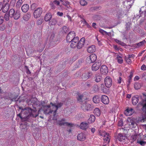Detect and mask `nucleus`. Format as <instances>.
<instances>
[{
  "instance_id": "1",
  "label": "nucleus",
  "mask_w": 146,
  "mask_h": 146,
  "mask_svg": "<svg viewBox=\"0 0 146 146\" xmlns=\"http://www.w3.org/2000/svg\"><path fill=\"white\" fill-rule=\"evenodd\" d=\"M50 105V106H46L44 107V112L45 114H50L53 111V115L55 116L57 110L58 108H60L62 106L63 103H58L56 104L51 103Z\"/></svg>"
},
{
  "instance_id": "2",
  "label": "nucleus",
  "mask_w": 146,
  "mask_h": 146,
  "mask_svg": "<svg viewBox=\"0 0 146 146\" xmlns=\"http://www.w3.org/2000/svg\"><path fill=\"white\" fill-rule=\"evenodd\" d=\"M21 114H23L22 116L23 118L27 119H28L30 117H36L38 115L35 111L29 108H27L23 110Z\"/></svg>"
},
{
  "instance_id": "3",
  "label": "nucleus",
  "mask_w": 146,
  "mask_h": 146,
  "mask_svg": "<svg viewBox=\"0 0 146 146\" xmlns=\"http://www.w3.org/2000/svg\"><path fill=\"white\" fill-rule=\"evenodd\" d=\"M42 9L40 7L36 9L33 12V16L36 19L39 17L42 13Z\"/></svg>"
},
{
  "instance_id": "4",
  "label": "nucleus",
  "mask_w": 146,
  "mask_h": 146,
  "mask_svg": "<svg viewBox=\"0 0 146 146\" xmlns=\"http://www.w3.org/2000/svg\"><path fill=\"white\" fill-rule=\"evenodd\" d=\"M104 83L106 86L108 88H110L112 84L111 79L109 76L106 77L104 79Z\"/></svg>"
},
{
  "instance_id": "5",
  "label": "nucleus",
  "mask_w": 146,
  "mask_h": 146,
  "mask_svg": "<svg viewBox=\"0 0 146 146\" xmlns=\"http://www.w3.org/2000/svg\"><path fill=\"white\" fill-rule=\"evenodd\" d=\"M78 42L79 38L77 36L74 37L73 39L70 41L71 42L70 44L71 47L74 48L76 47Z\"/></svg>"
},
{
  "instance_id": "6",
  "label": "nucleus",
  "mask_w": 146,
  "mask_h": 146,
  "mask_svg": "<svg viewBox=\"0 0 146 146\" xmlns=\"http://www.w3.org/2000/svg\"><path fill=\"white\" fill-rule=\"evenodd\" d=\"M75 33L74 31L70 32L67 36V41L68 42H70L73 39V38L75 37Z\"/></svg>"
},
{
  "instance_id": "7",
  "label": "nucleus",
  "mask_w": 146,
  "mask_h": 146,
  "mask_svg": "<svg viewBox=\"0 0 146 146\" xmlns=\"http://www.w3.org/2000/svg\"><path fill=\"white\" fill-rule=\"evenodd\" d=\"M101 73L103 75L106 74L108 72V69L107 67L105 65H102L100 69Z\"/></svg>"
},
{
  "instance_id": "8",
  "label": "nucleus",
  "mask_w": 146,
  "mask_h": 146,
  "mask_svg": "<svg viewBox=\"0 0 146 146\" xmlns=\"http://www.w3.org/2000/svg\"><path fill=\"white\" fill-rule=\"evenodd\" d=\"M101 100L102 102L105 104H108L109 103L108 97L105 95H103L102 96Z\"/></svg>"
},
{
  "instance_id": "9",
  "label": "nucleus",
  "mask_w": 146,
  "mask_h": 146,
  "mask_svg": "<svg viewBox=\"0 0 146 146\" xmlns=\"http://www.w3.org/2000/svg\"><path fill=\"white\" fill-rule=\"evenodd\" d=\"M101 66V63L99 62H96L92 66V70L94 71L97 70Z\"/></svg>"
},
{
  "instance_id": "10",
  "label": "nucleus",
  "mask_w": 146,
  "mask_h": 146,
  "mask_svg": "<svg viewBox=\"0 0 146 146\" xmlns=\"http://www.w3.org/2000/svg\"><path fill=\"white\" fill-rule=\"evenodd\" d=\"M92 74L91 72H86L83 74V79L84 80H86L88 79L90 77L92 76Z\"/></svg>"
},
{
  "instance_id": "11",
  "label": "nucleus",
  "mask_w": 146,
  "mask_h": 146,
  "mask_svg": "<svg viewBox=\"0 0 146 146\" xmlns=\"http://www.w3.org/2000/svg\"><path fill=\"white\" fill-rule=\"evenodd\" d=\"M5 5L3 6L2 8V11L4 13H7L9 9V4L8 2H5Z\"/></svg>"
},
{
  "instance_id": "12",
  "label": "nucleus",
  "mask_w": 146,
  "mask_h": 146,
  "mask_svg": "<svg viewBox=\"0 0 146 146\" xmlns=\"http://www.w3.org/2000/svg\"><path fill=\"white\" fill-rule=\"evenodd\" d=\"M91 105L88 104H84L82 105L81 107L83 110L84 111H88L89 110L90 108Z\"/></svg>"
},
{
  "instance_id": "13",
  "label": "nucleus",
  "mask_w": 146,
  "mask_h": 146,
  "mask_svg": "<svg viewBox=\"0 0 146 146\" xmlns=\"http://www.w3.org/2000/svg\"><path fill=\"white\" fill-rule=\"evenodd\" d=\"M77 139L80 141H84L86 139V136L85 134L83 133L79 134L77 136Z\"/></svg>"
},
{
  "instance_id": "14",
  "label": "nucleus",
  "mask_w": 146,
  "mask_h": 146,
  "mask_svg": "<svg viewBox=\"0 0 146 146\" xmlns=\"http://www.w3.org/2000/svg\"><path fill=\"white\" fill-rule=\"evenodd\" d=\"M127 124L129 125V128H132L135 127V125H136L135 122L133 120L129 119L128 120Z\"/></svg>"
},
{
  "instance_id": "15",
  "label": "nucleus",
  "mask_w": 146,
  "mask_h": 146,
  "mask_svg": "<svg viewBox=\"0 0 146 146\" xmlns=\"http://www.w3.org/2000/svg\"><path fill=\"white\" fill-rule=\"evenodd\" d=\"M139 100V97L138 96H135L133 97L132 98V102L133 104L135 105L138 102Z\"/></svg>"
},
{
  "instance_id": "16",
  "label": "nucleus",
  "mask_w": 146,
  "mask_h": 146,
  "mask_svg": "<svg viewBox=\"0 0 146 146\" xmlns=\"http://www.w3.org/2000/svg\"><path fill=\"white\" fill-rule=\"evenodd\" d=\"M146 96V95L145 96ZM141 104L142 106V110L146 113V98L145 100H143L141 103Z\"/></svg>"
},
{
  "instance_id": "17",
  "label": "nucleus",
  "mask_w": 146,
  "mask_h": 146,
  "mask_svg": "<svg viewBox=\"0 0 146 146\" xmlns=\"http://www.w3.org/2000/svg\"><path fill=\"white\" fill-rule=\"evenodd\" d=\"M29 9V6L27 4L23 5L21 7L22 11L24 13L27 12Z\"/></svg>"
},
{
  "instance_id": "18",
  "label": "nucleus",
  "mask_w": 146,
  "mask_h": 146,
  "mask_svg": "<svg viewBox=\"0 0 146 146\" xmlns=\"http://www.w3.org/2000/svg\"><path fill=\"white\" fill-rule=\"evenodd\" d=\"M52 17V15L50 13H47L44 17V20L46 21H50Z\"/></svg>"
},
{
  "instance_id": "19",
  "label": "nucleus",
  "mask_w": 146,
  "mask_h": 146,
  "mask_svg": "<svg viewBox=\"0 0 146 146\" xmlns=\"http://www.w3.org/2000/svg\"><path fill=\"white\" fill-rule=\"evenodd\" d=\"M125 136L123 134L121 133H119L117 136V139L120 141H123L125 139Z\"/></svg>"
},
{
  "instance_id": "20",
  "label": "nucleus",
  "mask_w": 146,
  "mask_h": 146,
  "mask_svg": "<svg viewBox=\"0 0 146 146\" xmlns=\"http://www.w3.org/2000/svg\"><path fill=\"white\" fill-rule=\"evenodd\" d=\"M95 81L97 82H98L100 81L102 79V76L99 74H98L95 75Z\"/></svg>"
},
{
  "instance_id": "21",
  "label": "nucleus",
  "mask_w": 146,
  "mask_h": 146,
  "mask_svg": "<svg viewBox=\"0 0 146 146\" xmlns=\"http://www.w3.org/2000/svg\"><path fill=\"white\" fill-rule=\"evenodd\" d=\"M96 48L94 45H92L89 47L87 49L88 52L90 53H92L94 52Z\"/></svg>"
},
{
  "instance_id": "22",
  "label": "nucleus",
  "mask_w": 146,
  "mask_h": 146,
  "mask_svg": "<svg viewBox=\"0 0 146 146\" xmlns=\"http://www.w3.org/2000/svg\"><path fill=\"white\" fill-rule=\"evenodd\" d=\"M31 13L28 12L23 16V19L25 21H27L31 17Z\"/></svg>"
},
{
  "instance_id": "23",
  "label": "nucleus",
  "mask_w": 146,
  "mask_h": 146,
  "mask_svg": "<svg viewBox=\"0 0 146 146\" xmlns=\"http://www.w3.org/2000/svg\"><path fill=\"white\" fill-rule=\"evenodd\" d=\"M88 124L86 122H82L80 125V128L83 129H86L88 127Z\"/></svg>"
},
{
  "instance_id": "24",
  "label": "nucleus",
  "mask_w": 146,
  "mask_h": 146,
  "mask_svg": "<svg viewBox=\"0 0 146 146\" xmlns=\"http://www.w3.org/2000/svg\"><path fill=\"white\" fill-rule=\"evenodd\" d=\"M13 16L11 18H13L17 20L19 19L20 16V13L19 12L17 11H16L13 15Z\"/></svg>"
},
{
  "instance_id": "25",
  "label": "nucleus",
  "mask_w": 146,
  "mask_h": 146,
  "mask_svg": "<svg viewBox=\"0 0 146 146\" xmlns=\"http://www.w3.org/2000/svg\"><path fill=\"white\" fill-rule=\"evenodd\" d=\"M133 111V109H127L126 110L124 113L127 116H129L132 114Z\"/></svg>"
},
{
  "instance_id": "26",
  "label": "nucleus",
  "mask_w": 146,
  "mask_h": 146,
  "mask_svg": "<svg viewBox=\"0 0 146 146\" xmlns=\"http://www.w3.org/2000/svg\"><path fill=\"white\" fill-rule=\"evenodd\" d=\"M91 60L93 62H94L96 60L97 56L95 54H92L90 56H89Z\"/></svg>"
},
{
  "instance_id": "27",
  "label": "nucleus",
  "mask_w": 146,
  "mask_h": 146,
  "mask_svg": "<svg viewBox=\"0 0 146 146\" xmlns=\"http://www.w3.org/2000/svg\"><path fill=\"white\" fill-rule=\"evenodd\" d=\"M96 118L94 115H91L88 119L89 122L92 123L94 122L95 121Z\"/></svg>"
},
{
  "instance_id": "28",
  "label": "nucleus",
  "mask_w": 146,
  "mask_h": 146,
  "mask_svg": "<svg viewBox=\"0 0 146 146\" xmlns=\"http://www.w3.org/2000/svg\"><path fill=\"white\" fill-rule=\"evenodd\" d=\"M93 100L95 103H98L100 101V98L98 96H95L93 98Z\"/></svg>"
},
{
  "instance_id": "29",
  "label": "nucleus",
  "mask_w": 146,
  "mask_h": 146,
  "mask_svg": "<svg viewBox=\"0 0 146 146\" xmlns=\"http://www.w3.org/2000/svg\"><path fill=\"white\" fill-rule=\"evenodd\" d=\"M94 112L95 114L97 116H99L101 114L100 110L98 108L95 109L94 110Z\"/></svg>"
},
{
  "instance_id": "30",
  "label": "nucleus",
  "mask_w": 146,
  "mask_h": 146,
  "mask_svg": "<svg viewBox=\"0 0 146 146\" xmlns=\"http://www.w3.org/2000/svg\"><path fill=\"white\" fill-rule=\"evenodd\" d=\"M5 109H6L4 111V112H3V115L4 116H5L6 117H7L8 118H9V108L8 107H7L5 108Z\"/></svg>"
},
{
  "instance_id": "31",
  "label": "nucleus",
  "mask_w": 146,
  "mask_h": 146,
  "mask_svg": "<svg viewBox=\"0 0 146 146\" xmlns=\"http://www.w3.org/2000/svg\"><path fill=\"white\" fill-rule=\"evenodd\" d=\"M99 134L100 135L105 137L106 135H107L108 134L106 133L104 131H99Z\"/></svg>"
},
{
  "instance_id": "32",
  "label": "nucleus",
  "mask_w": 146,
  "mask_h": 146,
  "mask_svg": "<svg viewBox=\"0 0 146 146\" xmlns=\"http://www.w3.org/2000/svg\"><path fill=\"white\" fill-rule=\"evenodd\" d=\"M116 59L118 63L119 64H121L123 63V60L122 59V58L119 56L118 55H117Z\"/></svg>"
},
{
  "instance_id": "33",
  "label": "nucleus",
  "mask_w": 146,
  "mask_h": 146,
  "mask_svg": "<svg viewBox=\"0 0 146 146\" xmlns=\"http://www.w3.org/2000/svg\"><path fill=\"white\" fill-rule=\"evenodd\" d=\"M115 41L117 43L122 46H124L125 45V44L124 43L120 40H118L117 39H115Z\"/></svg>"
},
{
  "instance_id": "34",
  "label": "nucleus",
  "mask_w": 146,
  "mask_h": 146,
  "mask_svg": "<svg viewBox=\"0 0 146 146\" xmlns=\"http://www.w3.org/2000/svg\"><path fill=\"white\" fill-rule=\"evenodd\" d=\"M78 96L77 97V100L78 102H81L82 101L83 95L82 94H79L78 93L77 94Z\"/></svg>"
},
{
  "instance_id": "35",
  "label": "nucleus",
  "mask_w": 146,
  "mask_h": 146,
  "mask_svg": "<svg viewBox=\"0 0 146 146\" xmlns=\"http://www.w3.org/2000/svg\"><path fill=\"white\" fill-rule=\"evenodd\" d=\"M110 136L108 134L106 135V138H105L104 139V140L105 142H107L108 143H109L110 141Z\"/></svg>"
},
{
  "instance_id": "36",
  "label": "nucleus",
  "mask_w": 146,
  "mask_h": 146,
  "mask_svg": "<svg viewBox=\"0 0 146 146\" xmlns=\"http://www.w3.org/2000/svg\"><path fill=\"white\" fill-rule=\"evenodd\" d=\"M22 3V0H19L17 3L16 5V7L17 8L20 7Z\"/></svg>"
},
{
  "instance_id": "37",
  "label": "nucleus",
  "mask_w": 146,
  "mask_h": 146,
  "mask_svg": "<svg viewBox=\"0 0 146 146\" xmlns=\"http://www.w3.org/2000/svg\"><path fill=\"white\" fill-rule=\"evenodd\" d=\"M16 12V11L13 9H11L10 10V17H12L13 16V14Z\"/></svg>"
},
{
  "instance_id": "38",
  "label": "nucleus",
  "mask_w": 146,
  "mask_h": 146,
  "mask_svg": "<svg viewBox=\"0 0 146 146\" xmlns=\"http://www.w3.org/2000/svg\"><path fill=\"white\" fill-rule=\"evenodd\" d=\"M44 21V20L42 19H38L36 22V24L38 25H41L42 23Z\"/></svg>"
},
{
  "instance_id": "39",
  "label": "nucleus",
  "mask_w": 146,
  "mask_h": 146,
  "mask_svg": "<svg viewBox=\"0 0 146 146\" xmlns=\"http://www.w3.org/2000/svg\"><path fill=\"white\" fill-rule=\"evenodd\" d=\"M134 87L136 90H138L140 88L141 85L140 84L136 83L134 84Z\"/></svg>"
},
{
  "instance_id": "40",
  "label": "nucleus",
  "mask_w": 146,
  "mask_h": 146,
  "mask_svg": "<svg viewBox=\"0 0 146 146\" xmlns=\"http://www.w3.org/2000/svg\"><path fill=\"white\" fill-rule=\"evenodd\" d=\"M50 23L52 25H54L56 24L57 23V21L55 19H53L51 21H50Z\"/></svg>"
},
{
  "instance_id": "41",
  "label": "nucleus",
  "mask_w": 146,
  "mask_h": 146,
  "mask_svg": "<svg viewBox=\"0 0 146 146\" xmlns=\"http://www.w3.org/2000/svg\"><path fill=\"white\" fill-rule=\"evenodd\" d=\"M80 5L83 6H84L87 4V2L85 0H80Z\"/></svg>"
},
{
  "instance_id": "42",
  "label": "nucleus",
  "mask_w": 146,
  "mask_h": 146,
  "mask_svg": "<svg viewBox=\"0 0 146 146\" xmlns=\"http://www.w3.org/2000/svg\"><path fill=\"white\" fill-rule=\"evenodd\" d=\"M146 42V41L145 40H143L141 42L137 44H136L137 46H138V47H139L142 46L143 44H144Z\"/></svg>"
},
{
  "instance_id": "43",
  "label": "nucleus",
  "mask_w": 146,
  "mask_h": 146,
  "mask_svg": "<svg viewBox=\"0 0 146 146\" xmlns=\"http://www.w3.org/2000/svg\"><path fill=\"white\" fill-rule=\"evenodd\" d=\"M4 18L5 20L8 21L9 19V12H8L5 13Z\"/></svg>"
},
{
  "instance_id": "44",
  "label": "nucleus",
  "mask_w": 146,
  "mask_h": 146,
  "mask_svg": "<svg viewBox=\"0 0 146 146\" xmlns=\"http://www.w3.org/2000/svg\"><path fill=\"white\" fill-rule=\"evenodd\" d=\"M68 31V28L66 26H64L62 28V32L66 33Z\"/></svg>"
},
{
  "instance_id": "45",
  "label": "nucleus",
  "mask_w": 146,
  "mask_h": 146,
  "mask_svg": "<svg viewBox=\"0 0 146 146\" xmlns=\"http://www.w3.org/2000/svg\"><path fill=\"white\" fill-rule=\"evenodd\" d=\"M57 123L60 125H65V122H63L61 120H58L57 121Z\"/></svg>"
},
{
  "instance_id": "46",
  "label": "nucleus",
  "mask_w": 146,
  "mask_h": 146,
  "mask_svg": "<svg viewBox=\"0 0 146 146\" xmlns=\"http://www.w3.org/2000/svg\"><path fill=\"white\" fill-rule=\"evenodd\" d=\"M125 59L126 62L128 64H130L131 62V60L130 58L127 56L125 57Z\"/></svg>"
},
{
  "instance_id": "47",
  "label": "nucleus",
  "mask_w": 146,
  "mask_h": 146,
  "mask_svg": "<svg viewBox=\"0 0 146 146\" xmlns=\"http://www.w3.org/2000/svg\"><path fill=\"white\" fill-rule=\"evenodd\" d=\"M137 143H139L142 146H144L146 144V142L143 141H138L137 140Z\"/></svg>"
},
{
  "instance_id": "48",
  "label": "nucleus",
  "mask_w": 146,
  "mask_h": 146,
  "mask_svg": "<svg viewBox=\"0 0 146 146\" xmlns=\"http://www.w3.org/2000/svg\"><path fill=\"white\" fill-rule=\"evenodd\" d=\"M99 31L103 35H104V34H106L107 35H108V33L106 31H104V30L102 29H99Z\"/></svg>"
},
{
  "instance_id": "49",
  "label": "nucleus",
  "mask_w": 146,
  "mask_h": 146,
  "mask_svg": "<svg viewBox=\"0 0 146 146\" xmlns=\"http://www.w3.org/2000/svg\"><path fill=\"white\" fill-rule=\"evenodd\" d=\"M86 61L87 63L89 64H90L93 62L89 56H88L86 60Z\"/></svg>"
},
{
  "instance_id": "50",
  "label": "nucleus",
  "mask_w": 146,
  "mask_h": 146,
  "mask_svg": "<svg viewBox=\"0 0 146 146\" xmlns=\"http://www.w3.org/2000/svg\"><path fill=\"white\" fill-rule=\"evenodd\" d=\"M16 2L15 0H12L10 3V5L12 7H13L14 6Z\"/></svg>"
},
{
  "instance_id": "51",
  "label": "nucleus",
  "mask_w": 146,
  "mask_h": 146,
  "mask_svg": "<svg viewBox=\"0 0 146 146\" xmlns=\"http://www.w3.org/2000/svg\"><path fill=\"white\" fill-rule=\"evenodd\" d=\"M84 45L83 44H81L80 42H78L76 47L78 49H80L82 48Z\"/></svg>"
},
{
  "instance_id": "52",
  "label": "nucleus",
  "mask_w": 146,
  "mask_h": 146,
  "mask_svg": "<svg viewBox=\"0 0 146 146\" xmlns=\"http://www.w3.org/2000/svg\"><path fill=\"white\" fill-rule=\"evenodd\" d=\"M85 41V38L84 37L82 38L79 42H80L82 44L84 45V43Z\"/></svg>"
},
{
  "instance_id": "53",
  "label": "nucleus",
  "mask_w": 146,
  "mask_h": 146,
  "mask_svg": "<svg viewBox=\"0 0 146 146\" xmlns=\"http://www.w3.org/2000/svg\"><path fill=\"white\" fill-rule=\"evenodd\" d=\"M133 73L132 72H131L130 73V75L129 76V78H128V80H129V84L130 82V80H131L132 77L133 76Z\"/></svg>"
},
{
  "instance_id": "54",
  "label": "nucleus",
  "mask_w": 146,
  "mask_h": 146,
  "mask_svg": "<svg viewBox=\"0 0 146 146\" xmlns=\"http://www.w3.org/2000/svg\"><path fill=\"white\" fill-rule=\"evenodd\" d=\"M83 21L84 22V24L86 25L88 28H90L91 27V26L88 24L84 19H83Z\"/></svg>"
},
{
  "instance_id": "55",
  "label": "nucleus",
  "mask_w": 146,
  "mask_h": 146,
  "mask_svg": "<svg viewBox=\"0 0 146 146\" xmlns=\"http://www.w3.org/2000/svg\"><path fill=\"white\" fill-rule=\"evenodd\" d=\"M36 4L35 3L32 4L31 7V9L32 10L34 9H35V8L36 7Z\"/></svg>"
},
{
  "instance_id": "56",
  "label": "nucleus",
  "mask_w": 146,
  "mask_h": 146,
  "mask_svg": "<svg viewBox=\"0 0 146 146\" xmlns=\"http://www.w3.org/2000/svg\"><path fill=\"white\" fill-rule=\"evenodd\" d=\"M118 126H121L123 125V123L122 120L121 119L119 120L118 123Z\"/></svg>"
},
{
  "instance_id": "57",
  "label": "nucleus",
  "mask_w": 146,
  "mask_h": 146,
  "mask_svg": "<svg viewBox=\"0 0 146 146\" xmlns=\"http://www.w3.org/2000/svg\"><path fill=\"white\" fill-rule=\"evenodd\" d=\"M37 101V99L35 98H32L31 100V102L34 104Z\"/></svg>"
},
{
  "instance_id": "58",
  "label": "nucleus",
  "mask_w": 146,
  "mask_h": 146,
  "mask_svg": "<svg viewBox=\"0 0 146 146\" xmlns=\"http://www.w3.org/2000/svg\"><path fill=\"white\" fill-rule=\"evenodd\" d=\"M65 125L66 126H69L70 127H72L73 125V124H72V123H69L67 122H65Z\"/></svg>"
},
{
  "instance_id": "59",
  "label": "nucleus",
  "mask_w": 146,
  "mask_h": 146,
  "mask_svg": "<svg viewBox=\"0 0 146 146\" xmlns=\"http://www.w3.org/2000/svg\"><path fill=\"white\" fill-rule=\"evenodd\" d=\"M25 68L27 69L26 72H27V74H31V72H30V70L29 69L28 67L26 66H25Z\"/></svg>"
},
{
  "instance_id": "60",
  "label": "nucleus",
  "mask_w": 146,
  "mask_h": 146,
  "mask_svg": "<svg viewBox=\"0 0 146 146\" xmlns=\"http://www.w3.org/2000/svg\"><path fill=\"white\" fill-rule=\"evenodd\" d=\"M113 47L117 51H118L119 50V48L117 46L115 45H113Z\"/></svg>"
},
{
  "instance_id": "61",
  "label": "nucleus",
  "mask_w": 146,
  "mask_h": 146,
  "mask_svg": "<svg viewBox=\"0 0 146 146\" xmlns=\"http://www.w3.org/2000/svg\"><path fill=\"white\" fill-rule=\"evenodd\" d=\"M122 80V78L120 77H119L118 78V79H117L118 83L119 84H121V82Z\"/></svg>"
},
{
  "instance_id": "62",
  "label": "nucleus",
  "mask_w": 146,
  "mask_h": 146,
  "mask_svg": "<svg viewBox=\"0 0 146 146\" xmlns=\"http://www.w3.org/2000/svg\"><path fill=\"white\" fill-rule=\"evenodd\" d=\"M127 57L130 59H131V58L133 59L134 57V55H133V54H131V55L129 54V55H128V56Z\"/></svg>"
},
{
  "instance_id": "63",
  "label": "nucleus",
  "mask_w": 146,
  "mask_h": 146,
  "mask_svg": "<svg viewBox=\"0 0 146 146\" xmlns=\"http://www.w3.org/2000/svg\"><path fill=\"white\" fill-rule=\"evenodd\" d=\"M53 3L57 5H59L60 4V2L59 1H57V0L54 1Z\"/></svg>"
},
{
  "instance_id": "64",
  "label": "nucleus",
  "mask_w": 146,
  "mask_h": 146,
  "mask_svg": "<svg viewBox=\"0 0 146 146\" xmlns=\"http://www.w3.org/2000/svg\"><path fill=\"white\" fill-rule=\"evenodd\" d=\"M141 69L142 70H145L146 69V66L145 65H143L141 67Z\"/></svg>"
}]
</instances>
